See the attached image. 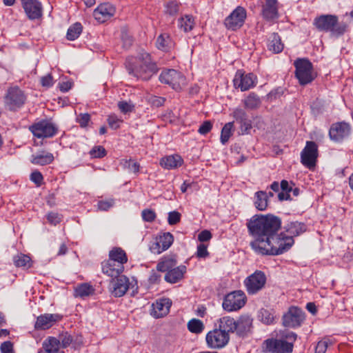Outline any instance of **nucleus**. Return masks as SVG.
<instances>
[{
    "label": "nucleus",
    "mask_w": 353,
    "mask_h": 353,
    "mask_svg": "<svg viewBox=\"0 0 353 353\" xmlns=\"http://www.w3.org/2000/svg\"><path fill=\"white\" fill-rule=\"evenodd\" d=\"M249 234L254 238L250 243L252 248L257 253L261 250L266 241H269L281 226V220L272 214L252 216L246 223Z\"/></svg>",
    "instance_id": "f257e3e1"
},
{
    "label": "nucleus",
    "mask_w": 353,
    "mask_h": 353,
    "mask_svg": "<svg viewBox=\"0 0 353 353\" xmlns=\"http://www.w3.org/2000/svg\"><path fill=\"white\" fill-rule=\"evenodd\" d=\"M253 329V319L251 315H241L237 320L230 316L222 318V347L230 341L229 333H235L240 337L248 336Z\"/></svg>",
    "instance_id": "f03ea898"
},
{
    "label": "nucleus",
    "mask_w": 353,
    "mask_h": 353,
    "mask_svg": "<svg viewBox=\"0 0 353 353\" xmlns=\"http://www.w3.org/2000/svg\"><path fill=\"white\" fill-rule=\"evenodd\" d=\"M125 67L129 74L143 81L149 80L159 70L155 61L146 52H141L135 59H128Z\"/></svg>",
    "instance_id": "7ed1b4c3"
},
{
    "label": "nucleus",
    "mask_w": 353,
    "mask_h": 353,
    "mask_svg": "<svg viewBox=\"0 0 353 353\" xmlns=\"http://www.w3.org/2000/svg\"><path fill=\"white\" fill-rule=\"evenodd\" d=\"M294 243V239L285 232H276L263 246L259 254L279 255L288 251Z\"/></svg>",
    "instance_id": "20e7f679"
},
{
    "label": "nucleus",
    "mask_w": 353,
    "mask_h": 353,
    "mask_svg": "<svg viewBox=\"0 0 353 353\" xmlns=\"http://www.w3.org/2000/svg\"><path fill=\"white\" fill-rule=\"evenodd\" d=\"M313 25L319 31L330 32L332 35L340 36L343 34L347 29L344 23L339 22V18L334 14H321L316 17Z\"/></svg>",
    "instance_id": "39448f33"
},
{
    "label": "nucleus",
    "mask_w": 353,
    "mask_h": 353,
    "mask_svg": "<svg viewBox=\"0 0 353 353\" xmlns=\"http://www.w3.org/2000/svg\"><path fill=\"white\" fill-rule=\"evenodd\" d=\"M288 341L276 339H268L262 344V350L265 353H292L293 343L296 339V334L292 332L286 335Z\"/></svg>",
    "instance_id": "423d86ee"
},
{
    "label": "nucleus",
    "mask_w": 353,
    "mask_h": 353,
    "mask_svg": "<svg viewBox=\"0 0 353 353\" xmlns=\"http://www.w3.org/2000/svg\"><path fill=\"white\" fill-rule=\"evenodd\" d=\"M295 76L301 85L311 83L315 76L313 72L312 63L307 59H297L294 63Z\"/></svg>",
    "instance_id": "0eeeda50"
},
{
    "label": "nucleus",
    "mask_w": 353,
    "mask_h": 353,
    "mask_svg": "<svg viewBox=\"0 0 353 353\" xmlns=\"http://www.w3.org/2000/svg\"><path fill=\"white\" fill-rule=\"evenodd\" d=\"M267 283L265 274L261 270H256L244 280V285L249 295H255L261 291Z\"/></svg>",
    "instance_id": "6e6552de"
},
{
    "label": "nucleus",
    "mask_w": 353,
    "mask_h": 353,
    "mask_svg": "<svg viewBox=\"0 0 353 353\" xmlns=\"http://www.w3.org/2000/svg\"><path fill=\"white\" fill-rule=\"evenodd\" d=\"M247 302V296L242 290H235L228 294L222 303V307L228 312L238 311Z\"/></svg>",
    "instance_id": "1a4fd4ad"
},
{
    "label": "nucleus",
    "mask_w": 353,
    "mask_h": 353,
    "mask_svg": "<svg viewBox=\"0 0 353 353\" xmlns=\"http://www.w3.org/2000/svg\"><path fill=\"white\" fill-rule=\"evenodd\" d=\"M30 131L39 139L54 137L57 131V126L49 120H41L29 127Z\"/></svg>",
    "instance_id": "9d476101"
},
{
    "label": "nucleus",
    "mask_w": 353,
    "mask_h": 353,
    "mask_svg": "<svg viewBox=\"0 0 353 353\" xmlns=\"http://www.w3.org/2000/svg\"><path fill=\"white\" fill-rule=\"evenodd\" d=\"M159 81L170 85L176 90H180L186 85L185 77L179 72L174 69H167L161 72Z\"/></svg>",
    "instance_id": "9b49d317"
},
{
    "label": "nucleus",
    "mask_w": 353,
    "mask_h": 353,
    "mask_svg": "<svg viewBox=\"0 0 353 353\" xmlns=\"http://www.w3.org/2000/svg\"><path fill=\"white\" fill-rule=\"evenodd\" d=\"M26 101V97L18 87L10 88L4 99L6 108L10 111L21 108Z\"/></svg>",
    "instance_id": "f8f14e48"
},
{
    "label": "nucleus",
    "mask_w": 353,
    "mask_h": 353,
    "mask_svg": "<svg viewBox=\"0 0 353 353\" xmlns=\"http://www.w3.org/2000/svg\"><path fill=\"white\" fill-rule=\"evenodd\" d=\"M319 156L318 145L314 141H307L301 152V162L310 170L316 166Z\"/></svg>",
    "instance_id": "ddd939ff"
},
{
    "label": "nucleus",
    "mask_w": 353,
    "mask_h": 353,
    "mask_svg": "<svg viewBox=\"0 0 353 353\" xmlns=\"http://www.w3.org/2000/svg\"><path fill=\"white\" fill-rule=\"evenodd\" d=\"M305 319V313L299 307L291 306L283 314V325L286 327L296 328L301 326Z\"/></svg>",
    "instance_id": "4468645a"
},
{
    "label": "nucleus",
    "mask_w": 353,
    "mask_h": 353,
    "mask_svg": "<svg viewBox=\"0 0 353 353\" xmlns=\"http://www.w3.org/2000/svg\"><path fill=\"white\" fill-rule=\"evenodd\" d=\"M246 17V10L238 6L225 18L224 25L228 30H236L243 26Z\"/></svg>",
    "instance_id": "2eb2a0df"
},
{
    "label": "nucleus",
    "mask_w": 353,
    "mask_h": 353,
    "mask_svg": "<svg viewBox=\"0 0 353 353\" xmlns=\"http://www.w3.org/2000/svg\"><path fill=\"white\" fill-rule=\"evenodd\" d=\"M174 237L170 232H164L157 236L150 245L152 253L159 254L167 250L173 243Z\"/></svg>",
    "instance_id": "dca6fc26"
},
{
    "label": "nucleus",
    "mask_w": 353,
    "mask_h": 353,
    "mask_svg": "<svg viewBox=\"0 0 353 353\" xmlns=\"http://www.w3.org/2000/svg\"><path fill=\"white\" fill-rule=\"evenodd\" d=\"M257 83V77L253 73L245 74L238 70L234 79V85L241 91H246L254 88Z\"/></svg>",
    "instance_id": "f3484780"
},
{
    "label": "nucleus",
    "mask_w": 353,
    "mask_h": 353,
    "mask_svg": "<svg viewBox=\"0 0 353 353\" xmlns=\"http://www.w3.org/2000/svg\"><path fill=\"white\" fill-rule=\"evenodd\" d=\"M22 7L30 20L40 19L43 15L42 4L38 0H21Z\"/></svg>",
    "instance_id": "a211bd4d"
},
{
    "label": "nucleus",
    "mask_w": 353,
    "mask_h": 353,
    "mask_svg": "<svg viewBox=\"0 0 353 353\" xmlns=\"http://www.w3.org/2000/svg\"><path fill=\"white\" fill-rule=\"evenodd\" d=\"M351 132V127L349 123L342 121L333 123L330 129L329 135L332 140L342 141L347 137Z\"/></svg>",
    "instance_id": "6ab92c4d"
},
{
    "label": "nucleus",
    "mask_w": 353,
    "mask_h": 353,
    "mask_svg": "<svg viewBox=\"0 0 353 353\" xmlns=\"http://www.w3.org/2000/svg\"><path fill=\"white\" fill-rule=\"evenodd\" d=\"M116 278L110 282V290L114 296L121 297L126 293L131 283L129 279L124 275L118 276Z\"/></svg>",
    "instance_id": "aec40b11"
},
{
    "label": "nucleus",
    "mask_w": 353,
    "mask_h": 353,
    "mask_svg": "<svg viewBox=\"0 0 353 353\" xmlns=\"http://www.w3.org/2000/svg\"><path fill=\"white\" fill-rule=\"evenodd\" d=\"M279 3L277 0H265L262 4L261 15L266 21L279 18Z\"/></svg>",
    "instance_id": "412c9836"
},
{
    "label": "nucleus",
    "mask_w": 353,
    "mask_h": 353,
    "mask_svg": "<svg viewBox=\"0 0 353 353\" xmlns=\"http://www.w3.org/2000/svg\"><path fill=\"white\" fill-rule=\"evenodd\" d=\"M115 13L114 7L110 3H103L99 5L93 12L96 20L103 23L111 18Z\"/></svg>",
    "instance_id": "4be33fe9"
},
{
    "label": "nucleus",
    "mask_w": 353,
    "mask_h": 353,
    "mask_svg": "<svg viewBox=\"0 0 353 353\" xmlns=\"http://www.w3.org/2000/svg\"><path fill=\"white\" fill-rule=\"evenodd\" d=\"M60 319L59 314H44L37 317L34 325L36 330H47Z\"/></svg>",
    "instance_id": "5701e85b"
},
{
    "label": "nucleus",
    "mask_w": 353,
    "mask_h": 353,
    "mask_svg": "<svg viewBox=\"0 0 353 353\" xmlns=\"http://www.w3.org/2000/svg\"><path fill=\"white\" fill-rule=\"evenodd\" d=\"M170 306L171 302L168 299L157 300L152 305L151 314L155 318H161L169 312Z\"/></svg>",
    "instance_id": "b1692460"
},
{
    "label": "nucleus",
    "mask_w": 353,
    "mask_h": 353,
    "mask_svg": "<svg viewBox=\"0 0 353 353\" xmlns=\"http://www.w3.org/2000/svg\"><path fill=\"white\" fill-rule=\"evenodd\" d=\"M186 270L187 268L183 265L174 267L172 270H170L168 272H166L164 277L165 281L170 283H176L183 278Z\"/></svg>",
    "instance_id": "393cba45"
},
{
    "label": "nucleus",
    "mask_w": 353,
    "mask_h": 353,
    "mask_svg": "<svg viewBox=\"0 0 353 353\" xmlns=\"http://www.w3.org/2000/svg\"><path fill=\"white\" fill-rule=\"evenodd\" d=\"M102 272L110 277H117L124 270V266L120 263H110L109 261H105L102 263Z\"/></svg>",
    "instance_id": "a878e982"
},
{
    "label": "nucleus",
    "mask_w": 353,
    "mask_h": 353,
    "mask_svg": "<svg viewBox=\"0 0 353 353\" xmlns=\"http://www.w3.org/2000/svg\"><path fill=\"white\" fill-rule=\"evenodd\" d=\"M206 343L209 348L219 349L221 347V325L218 328L210 331L205 337Z\"/></svg>",
    "instance_id": "bb28decb"
},
{
    "label": "nucleus",
    "mask_w": 353,
    "mask_h": 353,
    "mask_svg": "<svg viewBox=\"0 0 353 353\" xmlns=\"http://www.w3.org/2000/svg\"><path fill=\"white\" fill-rule=\"evenodd\" d=\"M177 263L176 256L168 255L162 257L157 265L158 272H165L174 268Z\"/></svg>",
    "instance_id": "cd10ccee"
},
{
    "label": "nucleus",
    "mask_w": 353,
    "mask_h": 353,
    "mask_svg": "<svg viewBox=\"0 0 353 353\" xmlns=\"http://www.w3.org/2000/svg\"><path fill=\"white\" fill-rule=\"evenodd\" d=\"M285 231L293 239L304 233L307 230V226L304 223L292 221L286 224L284 227Z\"/></svg>",
    "instance_id": "c85d7f7f"
},
{
    "label": "nucleus",
    "mask_w": 353,
    "mask_h": 353,
    "mask_svg": "<svg viewBox=\"0 0 353 353\" xmlns=\"http://www.w3.org/2000/svg\"><path fill=\"white\" fill-rule=\"evenodd\" d=\"M54 156L52 153L41 151L31 156L30 162L34 165H46L54 161Z\"/></svg>",
    "instance_id": "c756f323"
},
{
    "label": "nucleus",
    "mask_w": 353,
    "mask_h": 353,
    "mask_svg": "<svg viewBox=\"0 0 353 353\" xmlns=\"http://www.w3.org/2000/svg\"><path fill=\"white\" fill-rule=\"evenodd\" d=\"M183 163L182 158L178 155H170L162 158L160 161L161 167L168 169H175L181 166Z\"/></svg>",
    "instance_id": "7c9ffc66"
},
{
    "label": "nucleus",
    "mask_w": 353,
    "mask_h": 353,
    "mask_svg": "<svg viewBox=\"0 0 353 353\" xmlns=\"http://www.w3.org/2000/svg\"><path fill=\"white\" fill-rule=\"evenodd\" d=\"M267 47L270 51L277 54L282 52L284 46L281 42L280 36L277 33H272L268 39Z\"/></svg>",
    "instance_id": "2f4dec72"
},
{
    "label": "nucleus",
    "mask_w": 353,
    "mask_h": 353,
    "mask_svg": "<svg viewBox=\"0 0 353 353\" xmlns=\"http://www.w3.org/2000/svg\"><path fill=\"white\" fill-rule=\"evenodd\" d=\"M110 263H117L124 265L128 261V257L125 252L121 248H114L109 252Z\"/></svg>",
    "instance_id": "473e14b6"
},
{
    "label": "nucleus",
    "mask_w": 353,
    "mask_h": 353,
    "mask_svg": "<svg viewBox=\"0 0 353 353\" xmlns=\"http://www.w3.org/2000/svg\"><path fill=\"white\" fill-rule=\"evenodd\" d=\"M258 318L265 325L274 324L276 319V312L274 309L261 308L258 312Z\"/></svg>",
    "instance_id": "72a5a7b5"
},
{
    "label": "nucleus",
    "mask_w": 353,
    "mask_h": 353,
    "mask_svg": "<svg viewBox=\"0 0 353 353\" xmlns=\"http://www.w3.org/2000/svg\"><path fill=\"white\" fill-rule=\"evenodd\" d=\"M60 340L52 336L48 337L43 343V348L46 353H63L59 351Z\"/></svg>",
    "instance_id": "f704fd0d"
},
{
    "label": "nucleus",
    "mask_w": 353,
    "mask_h": 353,
    "mask_svg": "<svg viewBox=\"0 0 353 353\" xmlns=\"http://www.w3.org/2000/svg\"><path fill=\"white\" fill-rule=\"evenodd\" d=\"M268 195L266 192L258 191L255 193L254 204L258 210H265L268 208Z\"/></svg>",
    "instance_id": "c9c22d12"
},
{
    "label": "nucleus",
    "mask_w": 353,
    "mask_h": 353,
    "mask_svg": "<svg viewBox=\"0 0 353 353\" xmlns=\"http://www.w3.org/2000/svg\"><path fill=\"white\" fill-rule=\"evenodd\" d=\"M243 102L245 108L250 110L259 108L261 103L259 97L254 92L250 93Z\"/></svg>",
    "instance_id": "e433bc0d"
},
{
    "label": "nucleus",
    "mask_w": 353,
    "mask_h": 353,
    "mask_svg": "<svg viewBox=\"0 0 353 353\" xmlns=\"http://www.w3.org/2000/svg\"><path fill=\"white\" fill-rule=\"evenodd\" d=\"M188 330L196 334H201L205 328L203 323L197 319H192L187 323Z\"/></svg>",
    "instance_id": "4c0bfd02"
},
{
    "label": "nucleus",
    "mask_w": 353,
    "mask_h": 353,
    "mask_svg": "<svg viewBox=\"0 0 353 353\" xmlns=\"http://www.w3.org/2000/svg\"><path fill=\"white\" fill-rule=\"evenodd\" d=\"M94 292V289L92 285L88 283H83L78 285L74 290L75 296L85 298L90 296Z\"/></svg>",
    "instance_id": "58836bf2"
},
{
    "label": "nucleus",
    "mask_w": 353,
    "mask_h": 353,
    "mask_svg": "<svg viewBox=\"0 0 353 353\" xmlns=\"http://www.w3.org/2000/svg\"><path fill=\"white\" fill-rule=\"evenodd\" d=\"M14 263L16 266L21 267L23 268H29L32 265L30 258L23 254H18L14 258Z\"/></svg>",
    "instance_id": "ea45409f"
},
{
    "label": "nucleus",
    "mask_w": 353,
    "mask_h": 353,
    "mask_svg": "<svg viewBox=\"0 0 353 353\" xmlns=\"http://www.w3.org/2000/svg\"><path fill=\"white\" fill-rule=\"evenodd\" d=\"M82 31V26L81 23H76L69 28L67 32V39L73 41L77 39Z\"/></svg>",
    "instance_id": "a19ab883"
},
{
    "label": "nucleus",
    "mask_w": 353,
    "mask_h": 353,
    "mask_svg": "<svg viewBox=\"0 0 353 353\" xmlns=\"http://www.w3.org/2000/svg\"><path fill=\"white\" fill-rule=\"evenodd\" d=\"M194 25V19L190 15H185L184 17H181L179 21L180 28L183 29L185 32L191 30Z\"/></svg>",
    "instance_id": "79ce46f5"
},
{
    "label": "nucleus",
    "mask_w": 353,
    "mask_h": 353,
    "mask_svg": "<svg viewBox=\"0 0 353 353\" xmlns=\"http://www.w3.org/2000/svg\"><path fill=\"white\" fill-rule=\"evenodd\" d=\"M233 123L229 122L222 128V144L227 142L232 135Z\"/></svg>",
    "instance_id": "37998d69"
},
{
    "label": "nucleus",
    "mask_w": 353,
    "mask_h": 353,
    "mask_svg": "<svg viewBox=\"0 0 353 353\" xmlns=\"http://www.w3.org/2000/svg\"><path fill=\"white\" fill-rule=\"evenodd\" d=\"M169 40V37L165 36V34H160L156 41V46L158 49L161 50L163 51H165L168 50V43Z\"/></svg>",
    "instance_id": "c03bdc74"
},
{
    "label": "nucleus",
    "mask_w": 353,
    "mask_h": 353,
    "mask_svg": "<svg viewBox=\"0 0 353 353\" xmlns=\"http://www.w3.org/2000/svg\"><path fill=\"white\" fill-rule=\"evenodd\" d=\"M119 109L121 112L126 114L131 112L134 109V105L131 101H121L118 103Z\"/></svg>",
    "instance_id": "a18cd8bd"
},
{
    "label": "nucleus",
    "mask_w": 353,
    "mask_h": 353,
    "mask_svg": "<svg viewBox=\"0 0 353 353\" xmlns=\"http://www.w3.org/2000/svg\"><path fill=\"white\" fill-rule=\"evenodd\" d=\"M123 120L119 119L115 114L110 115L108 118V123L109 126L114 130L119 128Z\"/></svg>",
    "instance_id": "49530a36"
},
{
    "label": "nucleus",
    "mask_w": 353,
    "mask_h": 353,
    "mask_svg": "<svg viewBox=\"0 0 353 353\" xmlns=\"http://www.w3.org/2000/svg\"><path fill=\"white\" fill-rule=\"evenodd\" d=\"M90 154L94 158H101L106 154V152L103 147L99 145L94 147Z\"/></svg>",
    "instance_id": "de8ad7c7"
},
{
    "label": "nucleus",
    "mask_w": 353,
    "mask_h": 353,
    "mask_svg": "<svg viewBox=\"0 0 353 353\" xmlns=\"http://www.w3.org/2000/svg\"><path fill=\"white\" fill-rule=\"evenodd\" d=\"M124 167L130 172L137 173L139 171V164L130 159L125 161Z\"/></svg>",
    "instance_id": "09e8293b"
},
{
    "label": "nucleus",
    "mask_w": 353,
    "mask_h": 353,
    "mask_svg": "<svg viewBox=\"0 0 353 353\" xmlns=\"http://www.w3.org/2000/svg\"><path fill=\"white\" fill-rule=\"evenodd\" d=\"M207 245L204 243H200L197 245V250L196 252V256L197 258H206L209 255V252L207 249Z\"/></svg>",
    "instance_id": "8fccbe9b"
},
{
    "label": "nucleus",
    "mask_w": 353,
    "mask_h": 353,
    "mask_svg": "<svg viewBox=\"0 0 353 353\" xmlns=\"http://www.w3.org/2000/svg\"><path fill=\"white\" fill-rule=\"evenodd\" d=\"M141 216L143 219L147 222H152L156 218L155 212L153 210L149 209L143 210L141 212Z\"/></svg>",
    "instance_id": "3c124183"
},
{
    "label": "nucleus",
    "mask_w": 353,
    "mask_h": 353,
    "mask_svg": "<svg viewBox=\"0 0 353 353\" xmlns=\"http://www.w3.org/2000/svg\"><path fill=\"white\" fill-rule=\"evenodd\" d=\"M58 340H60V347L63 348H65L70 345L72 341V336L68 333L61 334Z\"/></svg>",
    "instance_id": "603ef678"
},
{
    "label": "nucleus",
    "mask_w": 353,
    "mask_h": 353,
    "mask_svg": "<svg viewBox=\"0 0 353 353\" xmlns=\"http://www.w3.org/2000/svg\"><path fill=\"white\" fill-rule=\"evenodd\" d=\"M181 214L176 211L169 212L168 221L170 225H175L180 221Z\"/></svg>",
    "instance_id": "864d4df0"
},
{
    "label": "nucleus",
    "mask_w": 353,
    "mask_h": 353,
    "mask_svg": "<svg viewBox=\"0 0 353 353\" xmlns=\"http://www.w3.org/2000/svg\"><path fill=\"white\" fill-rule=\"evenodd\" d=\"M234 118L239 122L244 121L247 117L246 112L241 108H236L232 112Z\"/></svg>",
    "instance_id": "5fc2aeb1"
},
{
    "label": "nucleus",
    "mask_w": 353,
    "mask_h": 353,
    "mask_svg": "<svg viewBox=\"0 0 353 353\" xmlns=\"http://www.w3.org/2000/svg\"><path fill=\"white\" fill-rule=\"evenodd\" d=\"M90 120V116L88 113L80 114L77 118V122L80 124L81 127L82 128L86 127Z\"/></svg>",
    "instance_id": "6e6d98bb"
},
{
    "label": "nucleus",
    "mask_w": 353,
    "mask_h": 353,
    "mask_svg": "<svg viewBox=\"0 0 353 353\" xmlns=\"http://www.w3.org/2000/svg\"><path fill=\"white\" fill-rule=\"evenodd\" d=\"M121 40L123 44V47L125 48H129L132 44L133 40L132 37L128 34L125 30L121 32Z\"/></svg>",
    "instance_id": "4d7b16f0"
},
{
    "label": "nucleus",
    "mask_w": 353,
    "mask_h": 353,
    "mask_svg": "<svg viewBox=\"0 0 353 353\" xmlns=\"http://www.w3.org/2000/svg\"><path fill=\"white\" fill-rule=\"evenodd\" d=\"M328 347L327 340H321L318 342L316 348L315 353H325Z\"/></svg>",
    "instance_id": "13d9d810"
},
{
    "label": "nucleus",
    "mask_w": 353,
    "mask_h": 353,
    "mask_svg": "<svg viewBox=\"0 0 353 353\" xmlns=\"http://www.w3.org/2000/svg\"><path fill=\"white\" fill-rule=\"evenodd\" d=\"M47 219L52 225H57L61 221V216L56 212H50L47 214Z\"/></svg>",
    "instance_id": "bf43d9fd"
},
{
    "label": "nucleus",
    "mask_w": 353,
    "mask_h": 353,
    "mask_svg": "<svg viewBox=\"0 0 353 353\" xmlns=\"http://www.w3.org/2000/svg\"><path fill=\"white\" fill-rule=\"evenodd\" d=\"M179 10V6L175 2H170L165 6V12L170 15H174L177 13Z\"/></svg>",
    "instance_id": "052dcab7"
},
{
    "label": "nucleus",
    "mask_w": 353,
    "mask_h": 353,
    "mask_svg": "<svg viewBox=\"0 0 353 353\" xmlns=\"http://www.w3.org/2000/svg\"><path fill=\"white\" fill-rule=\"evenodd\" d=\"M43 179V176L39 171H34L30 175V180L38 186L42 183Z\"/></svg>",
    "instance_id": "680f3d73"
},
{
    "label": "nucleus",
    "mask_w": 353,
    "mask_h": 353,
    "mask_svg": "<svg viewBox=\"0 0 353 353\" xmlns=\"http://www.w3.org/2000/svg\"><path fill=\"white\" fill-rule=\"evenodd\" d=\"M113 205L114 201L111 199L108 201H100L98 202L97 206L99 210L106 211L112 208Z\"/></svg>",
    "instance_id": "e2e57ef3"
},
{
    "label": "nucleus",
    "mask_w": 353,
    "mask_h": 353,
    "mask_svg": "<svg viewBox=\"0 0 353 353\" xmlns=\"http://www.w3.org/2000/svg\"><path fill=\"white\" fill-rule=\"evenodd\" d=\"M212 123L209 121L203 122L199 127L198 132L201 134H206L212 129Z\"/></svg>",
    "instance_id": "0e129e2a"
},
{
    "label": "nucleus",
    "mask_w": 353,
    "mask_h": 353,
    "mask_svg": "<svg viewBox=\"0 0 353 353\" xmlns=\"http://www.w3.org/2000/svg\"><path fill=\"white\" fill-rule=\"evenodd\" d=\"M212 238L211 232L209 230H204L198 234V240L202 243L208 241Z\"/></svg>",
    "instance_id": "69168bd1"
},
{
    "label": "nucleus",
    "mask_w": 353,
    "mask_h": 353,
    "mask_svg": "<svg viewBox=\"0 0 353 353\" xmlns=\"http://www.w3.org/2000/svg\"><path fill=\"white\" fill-rule=\"evenodd\" d=\"M41 83L43 87H51L54 83L52 75L50 74H48L47 75L42 77L41 79Z\"/></svg>",
    "instance_id": "338daca9"
},
{
    "label": "nucleus",
    "mask_w": 353,
    "mask_h": 353,
    "mask_svg": "<svg viewBox=\"0 0 353 353\" xmlns=\"http://www.w3.org/2000/svg\"><path fill=\"white\" fill-rule=\"evenodd\" d=\"M2 353H12V344L10 341H5L1 345Z\"/></svg>",
    "instance_id": "774afa93"
}]
</instances>
